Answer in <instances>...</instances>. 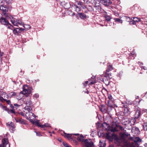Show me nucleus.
Instances as JSON below:
<instances>
[{"instance_id":"1","label":"nucleus","mask_w":147,"mask_h":147,"mask_svg":"<svg viewBox=\"0 0 147 147\" xmlns=\"http://www.w3.org/2000/svg\"><path fill=\"white\" fill-rule=\"evenodd\" d=\"M105 90L107 92L108 98L109 99L107 102L108 109L109 111H111L115 106L114 99L111 94H109L106 90Z\"/></svg>"},{"instance_id":"2","label":"nucleus","mask_w":147,"mask_h":147,"mask_svg":"<svg viewBox=\"0 0 147 147\" xmlns=\"http://www.w3.org/2000/svg\"><path fill=\"white\" fill-rule=\"evenodd\" d=\"M22 89L23 90L21 91L20 93L24 95L30 94L31 93L33 90L32 87L26 85H24L23 86Z\"/></svg>"},{"instance_id":"3","label":"nucleus","mask_w":147,"mask_h":147,"mask_svg":"<svg viewBox=\"0 0 147 147\" xmlns=\"http://www.w3.org/2000/svg\"><path fill=\"white\" fill-rule=\"evenodd\" d=\"M0 9L2 11V13L4 16L6 17H8L9 14L6 13L8 11V9L6 5H1L0 7Z\"/></svg>"},{"instance_id":"4","label":"nucleus","mask_w":147,"mask_h":147,"mask_svg":"<svg viewBox=\"0 0 147 147\" xmlns=\"http://www.w3.org/2000/svg\"><path fill=\"white\" fill-rule=\"evenodd\" d=\"M83 144H84L85 147H93L94 146L93 142L90 139L89 140L85 139Z\"/></svg>"},{"instance_id":"5","label":"nucleus","mask_w":147,"mask_h":147,"mask_svg":"<svg viewBox=\"0 0 147 147\" xmlns=\"http://www.w3.org/2000/svg\"><path fill=\"white\" fill-rule=\"evenodd\" d=\"M7 18H10L11 20V22L14 26H17L18 19L16 18V16L13 17L12 16L9 15L8 16Z\"/></svg>"},{"instance_id":"6","label":"nucleus","mask_w":147,"mask_h":147,"mask_svg":"<svg viewBox=\"0 0 147 147\" xmlns=\"http://www.w3.org/2000/svg\"><path fill=\"white\" fill-rule=\"evenodd\" d=\"M24 29L21 28H14L13 30V32L14 34L16 35H18L19 34L21 33L22 31H24Z\"/></svg>"},{"instance_id":"7","label":"nucleus","mask_w":147,"mask_h":147,"mask_svg":"<svg viewBox=\"0 0 147 147\" xmlns=\"http://www.w3.org/2000/svg\"><path fill=\"white\" fill-rule=\"evenodd\" d=\"M74 135L78 136L77 137L75 138H77L79 141L82 142V143L85 140V139H84V136L82 135H80L78 134H74Z\"/></svg>"},{"instance_id":"8","label":"nucleus","mask_w":147,"mask_h":147,"mask_svg":"<svg viewBox=\"0 0 147 147\" xmlns=\"http://www.w3.org/2000/svg\"><path fill=\"white\" fill-rule=\"evenodd\" d=\"M131 132L135 135H137L139 134L140 131L138 128L134 127L132 128Z\"/></svg>"},{"instance_id":"9","label":"nucleus","mask_w":147,"mask_h":147,"mask_svg":"<svg viewBox=\"0 0 147 147\" xmlns=\"http://www.w3.org/2000/svg\"><path fill=\"white\" fill-rule=\"evenodd\" d=\"M0 22L3 25H7L9 24V22L6 18L1 17L0 18Z\"/></svg>"},{"instance_id":"10","label":"nucleus","mask_w":147,"mask_h":147,"mask_svg":"<svg viewBox=\"0 0 147 147\" xmlns=\"http://www.w3.org/2000/svg\"><path fill=\"white\" fill-rule=\"evenodd\" d=\"M26 117H27V119H29V118H32V117H34V118L36 117L35 115L32 112H26Z\"/></svg>"},{"instance_id":"11","label":"nucleus","mask_w":147,"mask_h":147,"mask_svg":"<svg viewBox=\"0 0 147 147\" xmlns=\"http://www.w3.org/2000/svg\"><path fill=\"white\" fill-rule=\"evenodd\" d=\"M65 134L64 136V137L70 140H72L73 138L74 137L73 136V135H74V134H67L64 132Z\"/></svg>"},{"instance_id":"12","label":"nucleus","mask_w":147,"mask_h":147,"mask_svg":"<svg viewBox=\"0 0 147 147\" xmlns=\"http://www.w3.org/2000/svg\"><path fill=\"white\" fill-rule=\"evenodd\" d=\"M25 104L26 106H33L32 102L31 100V98L30 97L27 98Z\"/></svg>"},{"instance_id":"13","label":"nucleus","mask_w":147,"mask_h":147,"mask_svg":"<svg viewBox=\"0 0 147 147\" xmlns=\"http://www.w3.org/2000/svg\"><path fill=\"white\" fill-rule=\"evenodd\" d=\"M91 79H89L88 81H86L83 84V85L84 86H86V85L88 84V83L89 82V85H91V84H94L96 82L95 80L94 81H90Z\"/></svg>"},{"instance_id":"14","label":"nucleus","mask_w":147,"mask_h":147,"mask_svg":"<svg viewBox=\"0 0 147 147\" xmlns=\"http://www.w3.org/2000/svg\"><path fill=\"white\" fill-rule=\"evenodd\" d=\"M32 106H26L24 108V109L25 111L27 112H32Z\"/></svg>"},{"instance_id":"15","label":"nucleus","mask_w":147,"mask_h":147,"mask_svg":"<svg viewBox=\"0 0 147 147\" xmlns=\"http://www.w3.org/2000/svg\"><path fill=\"white\" fill-rule=\"evenodd\" d=\"M7 125L9 127L10 129H11L13 130V129H14V125L13 122H9L7 123Z\"/></svg>"},{"instance_id":"16","label":"nucleus","mask_w":147,"mask_h":147,"mask_svg":"<svg viewBox=\"0 0 147 147\" xmlns=\"http://www.w3.org/2000/svg\"><path fill=\"white\" fill-rule=\"evenodd\" d=\"M133 140L135 142L140 143L141 142L142 140L139 137H136L134 138Z\"/></svg>"},{"instance_id":"17","label":"nucleus","mask_w":147,"mask_h":147,"mask_svg":"<svg viewBox=\"0 0 147 147\" xmlns=\"http://www.w3.org/2000/svg\"><path fill=\"white\" fill-rule=\"evenodd\" d=\"M1 96L4 98L8 99V96L7 94L5 92H3L1 94Z\"/></svg>"},{"instance_id":"18","label":"nucleus","mask_w":147,"mask_h":147,"mask_svg":"<svg viewBox=\"0 0 147 147\" xmlns=\"http://www.w3.org/2000/svg\"><path fill=\"white\" fill-rule=\"evenodd\" d=\"M141 114V111L139 110H137L136 112L135 117L136 119H138Z\"/></svg>"},{"instance_id":"19","label":"nucleus","mask_w":147,"mask_h":147,"mask_svg":"<svg viewBox=\"0 0 147 147\" xmlns=\"http://www.w3.org/2000/svg\"><path fill=\"white\" fill-rule=\"evenodd\" d=\"M78 15L80 18L82 19H84L86 18V15L83 13H78Z\"/></svg>"},{"instance_id":"20","label":"nucleus","mask_w":147,"mask_h":147,"mask_svg":"<svg viewBox=\"0 0 147 147\" xmlns=\"http://www.w3.org/2000/svg\"><path fill=\"white\" fill-rule=\"evenodd\" d=\"M99 145L100 147H105L106 144L104 141H102L100 140L99 142Z\"/></svg>"},{"instance_id":"21","label":"nucleus","mask_w":147,"mask_h":147,"mask_svg":"<svg viewBox=\"0 0 147 147\" xmlns=\"http://www.w3.org/2000/svg\"><path fill=\"white\" fill-rule=\"evenodd\" d=\"M103 4L104 5H107L109 4L110 3L111 4L112 3V2L110 0H103Z\"/></svg>"},{"instance_id":"22","label":"nucleus","mask_w":147,"mask_h":147,"mask_svg":"<svg viewBox=\"0 0 147 147\" xmlns=\"http://www.w3.org/2000/svg\"><path fill=\"white\" fill-rule=\"evenodd\" d=\"M11 109L10 111L9 110L8 111V113L9 114H10L11 113H15V111L14 110V107L13 106V105H11Z\"/></svg>"},{"instance_id":"23","label":"nucleus","mask_w":147,"mask_h":147,"mask_svg":"<svg viewBox=\"0 0 147 147\" xmlns=\"http://www.w3.org/2000/svg\"><path fill=\"white\" fill-rule=\"evenodd\" d=\"M2 144L5 145V146H6V145L8 144V142L7 139L6 138H4L2 139Z\"/></svg>"},{"instance_id":"24","label":"nucleus","mask_w":147,"mask_h":147,"mask_svg":"<svg viewBox=\"0 0 147 147\" xmlns=\"http://www.w3.org/2000/svg\"><path fill=\"white\" fill-rule=\"evenodd\" d=\"M104 17L105 18L106 20L108 22L110 21L112 18L110 16L107 15H105Z\"/></svg>"},{"instance_id":"25","label":"nucleus","mask_w":147,"mask_h":147,"mask_svg":"<svg viewBox=\"0 0 147 147\" xmlns=\"http://www.w3.org/2000/svg\"><path fill=\"white\" fill-rule=\"evenodd\" d=\"M22 26H23V27L25 28L24 30H28L31 28V26L29 25L24 24V25H23Z\"/></svg>"},{"instance_id":"26","label":"nucleus","mask_w":147,"mask_h":147,"mask_svg":"<svg viewBox=\"0 0 147 147\" xmlns=\"http://www.w3.org/2000/svg\"><path fill=\"white\" fill-rule=\"evenodd\" d=\"M132 145L130 143L126 142L124 144V147H132Z\"/></svg>"},{"instance_id":"27","label":"nucleus","mask_w":147,"mask_h":147,"mask_svg":"<svg viewBox=\"0 0 147 147\" xmlns=\"http://www.w3.org/2000/svg\"><path fill=\"white\" fill-rule=\"evenodd\" d=\"M34 124L38 127H41V125H40V124L39 121L38 120H36V121H34Z\"/></svg>"},{"instance_id":"28","label":"nucleus","mask_w":147,"mask_h":147,"mask_svg":"<svg viewBox=\"0 0 147 147\" xmlns=\"http://www.w3.org/2000/svg\"><path fill=\"white\" fill-rule=\"evenodd\" d=\"M94 7L98 11H101V7L99 5H96L95 4Z\"/></svg>"},{"instance_id":"29","label":"nucleus","mask_w":147,"mask_h":147,"mask_svg":"<svg viewBox=\"0 0 147 147\" xmlns=\"http://www.w3.org/2000/svg\"><path fill=\"white\" fill-rule=\"evenodd\" d=\"M16 95V93L14 92H11L9 94V96L10 97L15 96Z\"/></svg>"},{"instance_id":"30","label":"nucleus","mask_w":147,"mask_h":147,"mask_svg":"<svg viewBox=\"0 0 147 147\" xmlns=\"http://www.w3.org/2000/svg\"><path fill=\"white\" fill-rule=\"evenodd\" d=\"M113 69V68L112 65H109L108 66L107 69L106 70L107 72H109L110 71H111Z\"/></svg>"},{"instance_id":"31","label":"nucleus","mask_w":147,"mask_h":147,"mask_svg":"<svg viewBox=\"0 0 147 147\" xmlns=\"http://www.w3.org/2000/svg\"><path fill=\"white\" fill-rule=\"evenodd\" d=\"M100 110L102 111V112L103 113H105L107 111H108L110 112V111H109V110L108 109V108H107V109H105V108L103 107H102L100 109Z\"/></svg>"},{"instance_id":"32","label":"nucleus","mask_w":147,"mask_h":147,"mask_svg":"<svg viewBox=\"0 0 147 147\" xmlns=\"http://www.w3.org/2000/svg\"><path fill=\"white\" fill-rule=\"evenodd\" d=\"M47 127H51V126L48 123H46L44 124L41 125V127L42 128H44Z\"/></svg>"},{"instance_id":"33","label":"nucleus","mask_w":147,"mask_h":147,"mask_svg":"<svg viewBox=\"0 0 147 147\" xmlns=\"http://www.w3.org/2000/svg\"><path fill=\"white\" fill-rule=\"evenodd\" d=\"M6 26H7V27L8 28L13 30V29L14 28L13 26H12L10 24H9H9H8Z\"/></svg>"},{"instance_id":"34","label":"nucleus","mask_w":147,"mask_h":147,"mask_svg":"<svg viewBox=\"0 0 147 147\" xmlns=\"http://www.w3.org/2000/svg\"><path fill=\"white\" fill-rule=\"evenodd\" d=\"M17 22V26H18V24L21 25H24V23L22 22L21 21L18 20V19Z\"/></svg>"},{"instance_id":"35","label":"nucleus","mask_w":147,"mask_h":147,"mask_svg":"<svg viewBox=\"0 0 147 147\" xmlns=\"http://www.w3.org/2000/svg\"><path fill=\"white\" fill-rule=\"evenodd\" d=\"M113 125L112 126V128L110 129V131L112 132H114L116 131L117 129V127L116 126L113 128Z\"/></svg>"},{"instance_id":"36","label":"nucleus","mask_w":147,"mask_h":147,"mask_svg":"<svg viewBox=\"0 0 147 147\" xmlns=\"http://www.w3.org/2000/svg\"><path fill=\"white\" fill-rule=\"evenodd\" d=\"M105 78H104L103 79V81L104 82V83L107 85H108L109 84V80L108 79H107V80L105 79Z\"/></svg>"},{"instance_id":"37","label":"nucleus","mask_w":147,"mask_h":147,"mask_svg":"<svg viewBox=\"0 0 147 147\" xmlns=\"http://www.w3.org/2000/svg\"><path fill=\"white\" fill-rule=\"evenodd\" d=\"M123 136H124V138H125L126 137L129 136H130V134L127 133H124L123 134Z\"/></svg>"},{"instance_id":"38","label":"nucleus","mask_w":147,"mask_h":147,"mask_svg":"<svg viewBox=\"0 0 147 147\" xmlns=\"http://www.w3.org/2000/svg\"><path fill=\"white\" fill-rule=\"evenodd\" d=\"M114 20L115 22H118L121 23H122V20H121L119 18H115Z\"/></svg>"},{"instance_id":"39","label":"nucleus","mask_w":147,"mask_h":147,"mask_svg":"<svg viewBox=\"0 0 147 147\" xmlns=\"http://www.w3.org/2000/svg\"><path fill=\"white\" fill-rule=\"evenodd\" d=\"M143 129L144 130H147V123H145L143 125Z\"/></svg>"},{"instance_id":"40","label":"nucleus","mask_w":147,"mask_h":147,"mask_svg":"<svg viewBox=\"0 0 147 147\" xmlns=\"http://www.w3.org/2000/svg\"><path fill=\"white\" fill-rule=\"evenodd\" d=\"M26 112L24 110L23 112H22L20 113V114L23 116H26Z\"/></svg>"},{"instance_id":"41","label":"nucleus","mask_w":147,"mask_h":147,"mask_svg":"<svg viewBox=\"0 0 147 147\" xmlns=\"http://www.w3.org/2000/svg\"><path fill=\"white\" fill-rule=\"evenodd\" d=\"M106 137L109 140H110L111 138V135H110V134L109 133L107 134Z\"/></svg>"},{"instance_id":"42","label":"nucleus","mask_w":147,"mask_h":147,"mask_svg":"<svg viewBox=\"0 0 147 147\" xmlns=\"http://www.w3.org/2000/svg\"><path fill=\"white\" fill-rule=\"evenodd\" d=\"M63 144L64 146L65 147H71V146H68V144L66 143L63 142Z\"/></svg>"},{"instance_id":"43","label":"nucleus","mask_w":147,"mask_h":147,"mask_svg":"<svg viewBox=\"0 0 147 147\" xmlns=\"http://www.w3.org/2000/svg\"><path fill=\"white\" fill-rule=\"evenodd\" d=\"M39 97V95L38 94H35L33 96L34 98V99H37Z\"/></svg>"},{"instance_id":"44","label":"nucleus","mask_w":147,"mask_h":147,"mask_svg":"<svg viewBox=\"0 0 147 147\" xmlns=\"http://www.w3.org/2000/svg\"><path fill=\"white\" fill-rule=\"evenodd\" d=\"M5 1L7 3L9 4L12 3V0H5Z\"/></svg>"},{"instance_id":"45","label":"nucleus","mask_w":147,"mask_h":147,"mask_svg":"<svg viewBox=\"0 0 147 147\" xmlns=\"http://www.w3.org/2000/svg\"><path fill=\"white\" fill-rule=\"evenodd\" d=\"M5 101H6L7 103L10 105V106L11 107V105H12L11 104V102L10 100H7L6 99V100H5Z\"/></svg>"},{"instance_id":"46","label":"nucleus","mask_w":147,"mask_h":147,"mask_svg":"<svg viewBox=\"0 0 147 147\" xmlns=\"http://www.w3.org/2000/svg\"><path fill=\"white\" fill-rule=\"evenodd\" d=\"M16 98L17 99L20 100L22 98V97L20 96V94H19L18 95L16 96Z\"/></svg>"},{"instance_id":"47","label":"nucleus","mask_w":147,"mask_h":147,"mask_svg":"<svg viewBox=\"0 0 147 147\" xmlns=\"http://www.w3.org/2000/svg\"><path fill=\"white\" fill-rule=\"evenodd\" d=\"M76 10L77 12L80 11V8L77 6H76Z\"/></svg>"},{"instance_id":"48","label":"nucleus","mask_w":147,"mask_h":147,"mask_svg":"<svg viewBox=\"0 0 147 147\" xmlns=\"http://www.w3.org/2000/svg\"><path fill=\"white\" fill-rule=\"evenodd\" d=\"M105 125H106V126H107V129L109 127V125L107 123H104L103 124V126H105Z\"/></svg>"},{"instance_id":"49","label":"nucleus","mask_w":147,"mask_h":147,"mask_svg":"<svg viewBox=\"0 0 147 147\" xmlns=\"http://www.w3.org/2000/svg\"><path fill=\"white\" fill-rule=\"evenodd\" d=\"M3 100L5 101V100H6V99L4 98L1 96L0 97V101L1 102H3Z\"/></svg>"},{"instance_id":"50","label":"nucleus","mask_w":147,"mask_h":147,"mask_svg":"<svg viewBox=\"0 0 147 147\" xmlns=\"http://www.w3.org/2000/svg\"><path fill=\"white\" fill-rule=\"evenodd\" d=\"M18 121H19L18 122L20 123H24V121L22 119H20L18 120Z\"/></svg>"},{"instance_id":"51","label":"nucleus","mask_w":147,"mask_h":147,"mask_svg":"<svg viewBox=\"0 0 147 147\" xmlns=\"http://www.w3.org/2000/svg\"><path fill=\"white\" fill-rule=\"evenodd\" d=\"M137 20H135V21H134L133 22V24H136V22L135 21H137V22H139L140 21V20L139 18H137Z\"/></svg>"},{"instance_id":"52","label":"nucleus","mask_w":147,"mask_h":147,"mask_svg":"<svg viewBox=\"0 0 147 147\" xmlns=\"http://www.w3.org/2000/svg\"><path fill=\"white\" fill-rule=\"evenodd\" d=\"M30 122H31L32 123L34 124V121L32 119H30V118H29L28 119Z\"/></svg>"},{"instance_id":"53","label":"nucleus","mask_w":147,"mask_h":147,"mask_svg":"<svg viewBox=\"0 0 147 147\" xmlns=\"http://www.w3.org/2000/svg\"><path fill=\"white\" fill-rule=\"evenodd\" d=\"M36 133V135L38 136H41V135L40 134V132H35Z\"/></svg>"},{"instance_id":"54","label":"nucleus","mask_w":147,"mask_h":147,"mask_svg":"<svg viewBox=\"0 0 147 147\" xmlns=\"http://www.w3.org/2000/svg\"><path fill=\"white\" fill-rule=\"evenodd\" d=\"M125 111H126V113H127V114H128L129 113V111L127 108H125Z\"/></svg>"},{"instance_id":"55","label":"nucleus","mask_w":147,"mask_h":147,"mask_svg":"<svg viewBox=\"0 0 147 147\" xmlns=\"http://www.w3.org/2000/svg\"><path fill=\"white\" fill-rule=\"evenodd\" d=\"M126 19L127 20L128 22H129V21H130V19L129 17H126Z\"/></svg>"},{"instance_id":"56","label":"nucleus","mask_w":147,"mask_h":147,"mask_svg":"<svg viewBox=\"0 0 147 147\" xmlns=\"http://www.w3.org/2000/svg\"><path fill=\"white\" fill-rule=\"evenodd\" d=\"M120 137L121 139H124L125 138H124V136H123V134H122L120 135Z\"/></svg>"},{"instance_id":"57","label":"nucleus","mask_w":147,"mask_h":147,"mask_svg":"<svg viewBox=\"0 0 147 147\" xmlns=\"http://www.w3.org/2000/svg\"><path fill=\"white\" fill-rule=\"evenodd\" d=\"M134 55V53H131L130 54H129V58H130L132 59H134V57H133V58L131 57H130L131 56V55Z\"/></svg>"},{"instance_id":"58","label":"nucleus","mask_w":147,"mask_h":147,"mask_svg":"<svg viewBox=\"0 0 147 147\" xmlns=\"http://www.w3.org/2000/svg\"><path fill=\"white\" fill-rule=\"evenodd\" d=\"M84 2L86 3H89L90 1L89 0H83Z\"/></svg>"},{"instance_id":"59","label":"nucleus","mask_w":147,"mask_h":147,"mask_svg":"<svg viewBox=\"0 0 147 147\" xmlns=\"http://www.w3.org/2000/svg\"><path fill=\"white\" fill-rule=\"evenodd\" d=\"M0 147H6L5 145L2 144H0Z\"/></svg>"},{"instance_id":"60","label":"nucleus","mask_w":147,"mask_h":147,"mask_svg":"<svg viewBox=\"0 0 147 147\" xmlns=\"http://www.w3.org/2000/svg\"><path fill=\"white\" fill-rule=\"evenodd\" d=\"M95 78V76H93L92 77H91V78L90 79H91L90 81H94V80H95H95L94 79V80H91V79H94Z\"/></svg>"},{"instance_id":"61","label":"nucleus","mask_w":147,"mask_h":147,"mask_svg":"<svg viewBox=\"0 0 147 147\" xmlns=\"http://www.w3.org/2000/svg\"><path fill=\"white\" fill-rule=\"evenodd\" d=\"M14 105L15 106V107H17V108H18V107H19L20 106V105H17V104H14Z\"/></svg>"},{"instance_id":"62","label":"nucleus","mask_w":147,"mask_h":147,"mask_svg":"<svg viewBox=\"0 0 147 147\" xmlns=\"http://www.w3.org/2000/svg\"><path fill=\"white\" fill-rule=\"evenodd\" d=\"M5 2V0H0V3H2Z\"/></svg>"},{"instance_id":"63","label":"nucleus","mask_w":147,"mask_h":147,"mask_svg":"<svg viewBox=\"0 0 147 147\" xmlns=\"http://www.w3.org/2000/svg\"><path fill=\"white\" fill-rule=\"evenodd\" d=\"M147 110L145 109H144L142 110V111L144 112H146Z\"/></svg>"},{"instance_id":"64","label":"nucleus","mask_w":147,"mask_h":147,"mask_svg":"<svg viewBox=\"0 0 147 147\" xmlns=\"http://www.w3.org/2000/svg\"><path fill=\"white\" fill-rule=\"evenodd\" d=\"M74 142H75V144L76 145H77L78 144V142L76 140H74Z\"/></svg>"}]
</instances>
